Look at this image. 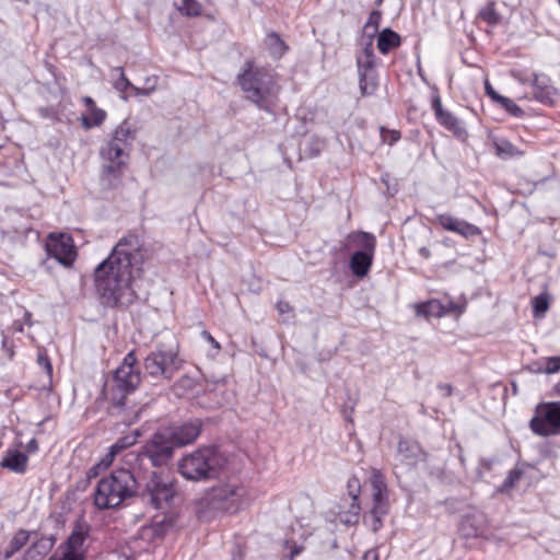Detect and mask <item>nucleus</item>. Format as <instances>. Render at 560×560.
Returning a JSON list of instances; mask_svg holds the SVG:
<instances>
[{
    "label": "nucleus",
    "instance_id": "16",
    "mask_svg": "<svg viewBox=\"0 0 560 560\" xmlns=\"http://www.w3.org/2000/svg\"><path fill=\"white\" fill-rule=\"evenodd\" d=\"M432 109L434 112L435 119L448 131L455 136H463L466 133L465 128L460 120L454 116L451 112L446 110L442 106V101L439 94L432 97Z\"/></svg>",
    "mask_w": 560,
    "mask_h": 560
},
{
    "label": "nucleus",
    "instance_id": "18",
    "mask_svg": "<svg viewBox=\"0 0 560 560\" xmlns=\"http://www.w3.org/2000/svg\"><path fill=\"white\" fill-rule=\"evenodd\" d=\"M532 85L535 100L546 105H552L555 103L558 93L557 89L552 86L549 77L545 74H535Z\"/></svg>",
    "mask_w": 560,
    "mask_h": 560
},
{
    "label": "nucleus",
    "instance_id": "45",
    "mask_svg": "<svg viewBox=\"0 0 560 560\" xmlns=\"http://www.w3.org/2000/svg\"><path fill=\"white\" fill-rule=\"evenodd\" d=\"M107 457L105 456L97 465L93 466L89 472H88V476L89 478H94L98 475V469L100 468H107L108 466H105V463L107 462Z\"/></svg>",
    "mask_w": 560,
    "mask_h": 560
},
{
    "label": "nucleus",
    "instance_id": "15",
    "mask_svg": "<svg viewBox=\"0 0 560 560\" xmlns=\"http://www.w3.org/2000/svg\"><path fill=\"white\" fill-rule=\"evenodd\" d=\"M175 447H182L192 443L201 432L199 419L189 420L180 425L165 430Z\"/></svg>",
    "mask_w": 560,
    "mask_h": 560
},
{
    "label": "nucleus",
    "instance_id": "17",
    "mask_svg": "<svg viewBox=\"0 0 560 560\" xmlns=\"http://www.w3.org/2000/svg\"><path fill=\"white\" fill-rule=\"evenodd\" d=\"M436 221L444 230L457 233L464 237L477 236L481 233L478 226L447 213L439 214Z\"/></svg>",
    "mask_w": 560,
    "mask_h": 560
},
{
    "label": "nucleus",
    "instance_id": "50",
    "mask_svg": "<svg viewBox=\"0 0 560 560\" xmlns=\"http://www.w3.org/2000/svg\"><path fill=\"white\" fill-rule=\"evenodd\" d=\"M398 139H399V133L398 132H396V131H390L389 132V144H393Z\"/></svg>",
    "mask_w": 560,
    "mask_h": 560
},
{
    "label": "nucleus",
    "instance_id": "31",
    "mask_svg": "<svg viewBox=\"0 0 560 560\" xmlns=\"http://www.w3.org/2000/svg\"><path fill=\"white\" fill-rule=\"evenodd\" d=\"M265 44L269 54L276 59L282 57L287 51L284 42L276 33L268 34Z\"/></svg>",
    "mask_w": 560,
    "mask_h": 560
},
{
    "label": "nucleus",
    "instance_id": "19",
    "mask_svg": "<svg viewBox=\"0 0 560 560\" xmlns=\"http://www.w3.org/2000/svg\"><path fill=\"white\" fill-rule=\"evenodd\" d=\"M82 102L86 107L85 114L81 117L82 127L89 130L91 128L101 126L107 117L106 112L102 108H98L94 100L90 96L82 97Z\"/></svg>",
    "mask_w": 560,
    "mask_h": 560
},
{
    "label": "nucleus",
    "instance_id": "26",
    "mask_svg": "<svg viewBox=\"0 0 560 560\" xmlns=\"http://www.w3.org/2000/svg\"><path fill=\"white\" fill-rule=\"evenodd\" d=\"M398 455L402 463L413 465L422 457V451L415 442L399 441Z\"/></svg>",
    "mask_w": 560,
    "mask_h": 560
},
{
    "label": "nucleus",
    "instance_id": "37",
    "mask_svg": "<svg viewBox=\"0 0 560 560\" xmlns=\"http://www.w3.org/2000/svg\"><path fill=\"white\" fill-rule=\"evenodd\" d=\"M179 10L187 16H198L201 13V5L196 0H184Z\"/></svg>",
    "mask_w": 560,
    "mask_h": 560
},
{
    "label": "nucleus",
    "instance_id": "12",
    "mask_svg": "<svg viewBox=\"0 0 560 560\" xmlns=\"http://www.w3.org/2000/svg\"><path fill=\"white\" fill-rule=\"evenodd\" d=\"M175 494L174 483L171 477L152 471L149 476L143 497L155 508L162 509L170 503Z\"/></svg>",
    "mask_w": 560,
    "mask_h": 560
},
{
    "label": "nucleus",
    "instance_id": "32",
    "mask_svg": "<svg viewBox=\"0 0 560 560\" xmlns=\"http://www.w3.org/2000/svg\"><path fill=\"white\" fill-rule=\"evenodd\" d=\"M550 295L547 291L535 296L532 301L535 317H542L549 308Z\"/></svg>",
    "mask_w": 560,
    "mask_h": 560
},
{
    "label": "nucleus",
    "instance_id": "35",
    "mask_svg": "<svg viewBox=\"0 0 560 560\" xmlns=\"http://www.w3.org/2000/svg\"><path fill=\"white\" fill-rule=\"evenodd\" d=\"M546 366L537 368L534 370L535 373L555 374L560 371V357H549L545 359Z\"/></svg>",
    "mask_w": 560,
    "mask_h": 560
},
{
    "label": "nucleus",
    "instance_id": "56",
    "mask_svg": "<svg viewBox=\"0 0 560 560\" xmlns=\"http://www.w3.org/2000/svg\"><path fill=\"white\" fill-rule=\"evenodd\" d=\"M383 1H384V0H375V4H376L377 7H380V5H382Z\"/></svg>",
    "mask_w": 560,
    "mask_h": 560
},
{
    "label": "nucleus",
    "instance_id": "2",
    "mask_svg": "<svg viewBox=\"0 0 560 560\" xmlns=\"http://www.w3.org/2000/svg\"><path fill=\"white\" fill-rule=\"evenodd\" d=\"M237 80L245 97L265 110L273 105L280 92L275 73L270 69L257 67L250 61L246 62L244 70L237 75Z\"/></svg>",
    "mask_w": 560,
    "mask_h": 560
},
{
    "label": "nucleus",
    "instance_id": "49",
    "mask_svg": "<svg viewBox=\"0 0 560 560\" xmlns=\"http://www.w3.org/2000/svg\"><path fill=\"white\" fill-rule=\"evenodd\" d=\"M37 448H38V445H37L36 440H34V439H33V440H31V441L27 443V445H26V450H27L28 452H31V453H33V452H35V451H37Z\"/></svg>",
    "mask_w": 560,
    "mask_h": 560
},
{
    "label": "nucleus",
    "instance_id": "8",
    "mask_svg": "<svg viewBox=\"0 0 560 560\" xmlns=\"http://www.w3.org/2000/svg\"><path fill=\"white\" fill-rule=\"evenodd\" d=\"M370 489L372 497V508L370 515L365 521L373 532H377L382 527V517L388 511V492L384 476L378 470H373L370 478Z\"/></svg>",
    "mask_w": 560,
    "mask_h": 560
},
{
    "label": "nucleus",
    "instance_id": "6",
    "mask_svg": "<svg viewBox=\"0 0 560 560\" xmlns=\"http://www.w3.org/2000/svg\"><path fill=\"white\" fill-rule=\"evenodd\" d=\"M137 489V481L130 470L119 469L102 478L94 492V503L101 509L119 506Z\"/></svg>",
    "mask_w": 560,
    "mask_h": 560
},
{
    "label": "nucleus",
    "instance_id": "38",
    "mask_svg": "<svg viewBox=\"0 0 560 560\" xmlns=\"http://www.w3.org/2000/svg\"><path fill=\"white\" fill-rule=\"evenodd\" d=\"M381 19H382V14L380 11H372L369 19H368V22L365 23L364 25V30L365 32H368L369 30H372V33L369 34L368 38L370 36H372V38L374 37L375 33L377 32L378 30V26H380V23H381Z\"/></svg>",
    "mask_w": 560,
    "mask_h": 560
},
{
    "label": "nucleus",
    "instance_id": "29",
    "mask_svg": "<svg viewBox=\"0 0 560 560\" xmlns=\"http://www.w3.org/2000/svg\"><path fill=\"white\" fill-rule=\"evenodd\" d=\"M358 73L361 93L363 95H372L378 86V75L376 70Z\"/></svg>",
    "mask_w": 560,
    "mask_h": 560
},
{
    "label": "nucleus",
    "instance_id": "20",
    "mask_svg": "<svg viewBox=\"0 0 560 560\" xmlns=\"http://www.w3.org/2000/svg\"><path fill=\"white\" fill-rule=\"evenodd\" d=\"M486 524V516L480 512H474L462 520L459 530L465 537H478L483 535Z\"/></svg>",
    "mask_w": 560,
    "mask_h": 560
},
{
    "label": "nucleus",
    "instance_id": "44",
    "mask_svg": "<svg viewBox=\"0 0 560 560\" xmlns=\"http://www.w3.org/2000/svg\"><path fill=\"white\" fill-rule=\"evenodd\" d=\"M485 90L487 95L497 103H499V101L503 97L502 95L495 92V90L492 88L488 80L485 82Z\"/></svg>",
    "mask_w": 560,
    "mask_h": 560
},
{
    "label": "nucleus",
    "instance_id": "28",
    "mask_svg": "<svg viewBox=\"0 0 560 560\" xmlns=\"http://www.w3.org/2000/svg\"><path fill=\"white\" fill-rule=\"evenodd\" d=\"M348 493L351 497V504H350V517L346 520L347 523H352L358 520L359 512H360V504H359V493H360V481L358 478H350L348 481Z\"/></svg>",
    "mask_w": 560,
    "mask_h": 560
},
{
    "label": "nucleus",
    "instance_id": "52",
    "mask_svg": "<svg viewBox=\"0 0 560 560\" xmlns=\"http://www.w3.org/2000/svg\"><path fill=\"white\" fill-rule=\"evenodd\" d=\"M419 254H420L423 258H429V257H430V250H429L427 247H421V248H419Z\"/></svg>",
    "mask_w": 560,
    "mask_h": 560
},
{
    "label": "nucleus",
    "instance_id": "9",
    "mask_svg": "<svg viewBox=\"0 0 560 560\" xmlns=\"http://www.w3.org/2000/svg\"><path fill=\"white\" fill-rule=\"evenodd\" d=\"M90 534V526L85 522H78L67 540L61 544L54 556L48 560H85V541Z\"/></svg>",
    "mask_w": 560,
    "mask_h": 560
},
{
    "label": "nucleus",
    "instance_id": "10",
    "mask_svg": "<svg viewBox=\"0 0 560 560\" xmlns=\"http://www.w3.org/2000/svg\"><path fill=\"white\" fill-rule=\"evenodd\" d=\"M530 430L540 436L560 434V402L540 404L529 422Z\"/></svg>",
    "mask_w": 560,
    "mask_h": 560
},
{
    "label": "nucleus",
    "instance_id": "22",
    "mask_svg": "<svg viewBox=\"0 0 560 560\" xmlns=\"http://www.w3.org/2000/svg\"><path fill=\"white\" fill-rule=\"evenodd\" d=\"M377 60L374 55L372 36L363 43L362 51L357 56L358 72L376 70Z\"/></svg>",
    "mask_w": 560,
    "mask_h": 560
},
{
    "label": "nucleus",
    "instance_id": "25",
    "mask_svg": "<svg viewBox=\"0 0 560 560\" xmlns=\"http://www.w3.org/2000/svg\"><path fill=\"white\" fill-rule=\"evenodd\" d=\"M400 43L399 34L390 28H384L377 35L376 46L381 54L387 55L390 50L399 47Z\"/></svg>",
    "mask_w": 560,
    "mask_h": 560
},
{
    "label": "nucleus",
    "instance_id": "7",
    "mask_svg": "<svg viewBox=\"0 0 560 560\" xmlns=\"http://www.w3.org/2000/svg\"><path fill=\"white\" fill-rule=\"evenodd\" d=\"M182 366L178 352L175 347H159L144 360V370L153 377L171 380Z\"/></svg>",
    "mask_w": 560,
    "mask_h": 560
},
{
    "label": "nucleus",
    "instance_id": "54",
    "mask_svg": "<svg viewBox=\"0 0 560 560\" xmlns=\"http://www.w3.org/2000/svg\"><path fill=\"white\" fill-rule=\"evenodd\" d=\"M443 388L445 389V392H446V394H447V395H450V394H451L452 388H451V386H450V385H445V386H443Z\"/></svg>",
    "mask_w": 560,
    "mask_h": 560
},
{
    "label": "nucleus",
    "instance_id": "4",
    "mask_svg": "<svg viewBox=\"0 0 560 560\" xmlns=\"http://www.w3.org/2000/svg\"><path fill=\"white\" fill-rule=\"evenodd\" d=\"M136 128L128 120L120 122L108 141H106L101 150L103 176L113 175L117 177L121 168L125 167L129 160V152L132 141L136 138Z\"/></svg>",
    "mask_w": 560,
    "mask_h": 560
},
{
    "label": "nucleus",
    "instance_id": "24",
    "mask_svg": "<svg viewBox=\"0 0 560 560\" xmlns=\"http://www.w3.org/2000/svg\"><path fill=\"white\" fill-rule=\"evenodd\" d=\"M450 308L451 304L445 306L438 300H430L428 302L415 305L416 314L424 318L441 317L446 312H448Z\"/></svg>",
    "mask_w": 560,
    "mask_h": 560
},
{
    "label": "nucleus",
    "instance_id": "1",
    "mask_svg": "<svg viewBox=\"0 0 560 560\" xmlns=\"http://www.w3.org/2000/svg\"><path fill=\"white\" fill-rule=\"evenodd\" d=\"M148 257V248L139 236L128 234L118 241L94 271L95 291L104 305L124 306L133 302L132 284L141 276Z\"/></svg>",
    "mask_w": 560,
    "mask_h": 560
},
{
    "label": "nucleus",
    "instance_id": "42",
    "mask_svg": "<svg viewBox=\"0 0 560 560\" xmlns=\"http://www.w3.org/2000/svg\"><path fill=\"white\" fill-rule=\"evenodd\" d=\"M522 476V471L518 470V469H512L510 470L506 479L504 480L503 485H502V490H508L510 488H512L515 482L521 478Z\"/></svg>",
    "mask_w": 560,
    "mask_h": 560
},
{
    "label": "nucleus",
    "instance_id": "55",
    "mask_svg": "<svg viewBox=\"0 0 560 560\" xmlns=\"http://www.w3.org/2000/svg\"><path fill=\"white\" fill-rule=\"evenodd\" d=\"M24 316H25L26 322L28 323V320H30V318H31V314H30L28 312H25V315H24Z\"/></svg>",
    "mask_w": 560,
    "mask_h": 560
},
{
    "label": "nucleus",
    "instance_id": "47",
    "mask_svg": "<svg viewBox=\"0 0 560 560\" xmlns=\"http://www.w3.org/2000/svg\"><path fill=\"white\" fill-rule=\"evenodd\" d=\"M277 308L280 314L289 313L291 312V306L288 302H278Z\"/></svg>",
    "mask_w": 560,
    "mask_h": 560
},
{
    "label": "nucleus",
    "instance_id": "41",
    "mask_svg": "<svg viewBox=\"0 0 560 560\" xmlns=\"http://www.w3.org/2000/svg\"><path fill=\"white\" fill-rule=\"evenodd\" d=\"M499 104L506 110L509 112L510 114H512L513 116H521L523 114V110L521 109V107L518 105H516L512 100L503 96L500 101H499Z\"/></svg>",
    "mask_w": 560,
    "mask_h": 560
},
{
    "label": "nucleus",
    "instance_id": "48",
    "mask_svg": "<svg viewBox=\"0 0 560 560\" xmlns=\"http://www.w3.org/2000/svg\"><path fill=\"white\" fill-rule=\"evenodd\" d=\"M363 560H378V553L375 549H370L363 555Z\"/></svg>",
    "mask_w": 560,
    "mask_h": 560
},
{
    "label": "nucleus",
    "instance_id": "30",
    "mask_svg": "<svg viewBox=\"0 0 560 560\" xmlns=\"http://www.w3.org/2000/svg\"><path fill=\"white\" fill-rule=\"evenodd\" d=\"M137 438H138V433L136 432L133 435H126V436L120 438L118 441H116L110 446L109 452L106 455V457L108 459L105 463V466H109L112 464L113 458L115 457V455H117L119 452H121L122 450L133 445L136 443V441H137Z\"/></svg>",
    "mask_w": 560,
    "mask_h": 560
},
{
    "label": "nucleus",
    "instance_id": "3",
    "mask_svg": "<svg viewBox=\"0 0 560 560\" xmlns=\"http://www.w3.org/2000/svg\"><path fill=\"white\" fill-rule=\"evenodd\" d=\"M226 465V457L215 447L203 446L185 454L177 463L178 474L188 481L217 478Z\"/></svg>",
    "mask_w": 560,
    "mask_h": 560
},
{
    "label": "nucleus",
    "instance_id": "40",
    "mask_svg": "<svg viewBox=\"0 0 560 560\" xmlns=\"http://www.w3.org/2000/svg\"><path fill=\"white\" fill-rule=\"evenodd\" d=\"M480 16L483 21L491 25H495L500 21L499 14L495 12L492 4L487 5L480 11Z\"/></svg>",
    "mask_w": 560,
    "mask_h": 560
},
{
    "label": "nucleus",
    "instance_id": "36",
    "mask_svg": "<svg viewBox=\"0 0 560 560\" xmlns=\"http://www.w3.org/2000/svg\"><path fill=\"white\" fill-rule=\"evenodd\" d=\"M494 145H495V149H497V153L499 155L505 154V155H510V156H515V155H522L523 154L511 142H509L506 140L497 141L494 143Z\"/></svg>",
    "mask_w": 560,
    "mask_h": 560
},
{
    "label": "nucleus",
    "instance_id": "27",
    "mask_svg": "<svg viewBox=\"0 0 560 560\" xmlns=\"http://www.w3.org/2000/svg\"><path fill=\"white\" fill-rule=\"evenodd\" d=\"M348 242L353 246L361 248V253L374 254L376 241L373 234L368 232H354L349 234Z\"/></svg>",
    "mask_w": 560,
    "mask_h": 560
},
{
    "label": "nucleus",
    "instance_id": "43",
    "mask_svg": "<svg viewBox=\"0 0 560 560\" xmlns=\"http://www.w3.org/2000/svg\"><path fill=\"white\" fill-rule=\"evenodd\" d=\"M37 363L40 368L45 370L47 375L50 377L52 374V365L50 363V360L44 352H39L37 355Z\"/></svg>",
    "mask_w": 560,
    "mask_h": 560
},
{
    "label": "nucleus",
    "instance_id": "13",
    "mask_svg": "<svg viewBox=\"0 0 560 560\" xmlns=\"http://www.w3.org/2000/svg\"><path fill=\"white\" fill-rule=\"evenodd\" d=\"M137 359L135 353L129 352L122 363L116 369L115 375L113 377L112 389L115 387L122 393L121 397L118 399V404H124L122 399L125 398V394L135 389L140 383V373L136 371L135 364Z\"/></svg>",
    "mask_w": 560,
    "mask_h": 560
},
{
    "label": "nucleus",
    "instance_id": "46",
    "mask_svg": "<svg viewBox=\"0 0 560 560\" xmlns=\"http://www.w3.org/2000/svg\"><path fill=\"white\" fill-rule=\"evenodd\" d=\"M201 337L206 339L217 351L221 349L220 343L207 330L201 332Z\"/></svg>",
    "mask_w": 560,
    "mask_h": 560
},
{
    "label": "nucleus",
    "instance_id": "21",
    "mask_svg": "<svg viewBox=\"0 0 560 560\" xmlns=\"http://www.w3.org/2000/svg\"><path fill=\"white\" fill-rule=\"evenodd\" d=\"M28 457L16 450H8L0 466L16 474H24L27 468Z\"/></svg>",
    "mask_w": 560,
    "mask_h": 560
},
{
    "label": "nucleus",
    "instance_id": "51",
    "mask_svg": "<svg viewBox=\"0 0 560 560\" xmlns=\"http://www.w3.org/2000/svg\"><path fill=\"white\" fill-rule=\"evenodd\" d=\"M302 548L294 546L290 551V558L293 559L295 556H298L301 552Z\"/></svg>",
    "mask_w": 560,
    "mask_h": 560
},
{
    "label": "nucleus",
    "instance_id": "53",
    "mask_svg": "<svg viewBox=\"0 0 560 560\" xmlns=\"http://www.w3.org/2000/svg\"><path fill=\"white\" fill-rule=\"evenodd\" d=\"M38 548H39V546H38V545H34V546H32V547L27 550V556H28V557H31V558H33V557H34L33 555L37 551V549H38Z\"/></svg>",
    "mask_w": 560,
    "mask_h": 560
},
{
    "label": "nucleus",
    "instance_id": "11",
    "mask_svg": "<svg viewBox=\"0 0 560 560\" xmlns=\"http://www.w3.org/2000/svg\"><path fill=\"white\" fill-rule=\"evenodd\" d=\"M175 448L167 433L160 431L143 445L139 458L142 463L149 460L155 467L163 466L172 459Z\"/></svg>",
    "mask_w": 560,
    "mask_h": 560
},
{
    "label": "nucleus",
    "instance_id": "14",
    "mask_svg": "<svg viewBox=\"0 0 560 560\" xmlns=\"http://www.w3.org/2000/svg\"><path fill=\"white\" fill-rule=\"evenodd\" d=\"M46 249L49 256L56 258L58 262L66 267H70L77 257L72 237L68 234H50L46 243Z\"/></svg>",
    "mask_w": 560,
    "mask_h": 560
},
{
    "label": "nucleus",
    "instance_id": "33",
    "mask_svg": "<svg viewBox=\"0 0 560 560\" xmlns=\"http://www.w3.org/2000/svg\"><path fill=\"white\" fill-rule=\"evenodd\" d=\"M28 540V533L25 530L18 532L11 539L8 549L5 550V558L11 557L19 551Z\"/></svg>",
    "mask_w": 560,
    "mask_h": 560
},
{
    "label": "nucleus",
    "instance_id": "39",
    "mask_svg": "<svg viewBox=\"0 0 560 560\" xmlns=\"http://www.w3.org/2000/svg\"><path fill=\"white\" fill-rule=\"evenodd\" d=\"M115 71L118 72V79L114 82V89L120 93H125L128 89L132 90V84L126 78L121 68H116Z\"/></svg>",
    "mask_w": 560,
    "mask_h": 560
},
{
    "label": "nucleus",
    "instance_id": "5",
    "mask_svg": "<svg viewBox=\"0 0 560 560\" xmlns=\"http://www.w3.org/2000/svg\"><path fill=\"white\" fill-rule=\"evenodd\" d=\"M203 500L213 510L236 513L249 504L250 497L241 479L232 476L219 480L209 488L205 493Z\"/></svg>",
    "mask_w": 560,
    "mask_h": 560
},
{
    "label": "nucleus",
    "instance_id": "23",
    "mask_svg": "<svg viewBox=\"0 0 560 560\" xmlns=\"http://www.w3.org/2000/svg\"><path fill=\"white\" fill-rule=\"evenodd\" d=\"M373 257L374 254L371 253L354 252L349 262L353 275L359 278L366 276L372 266Z\"/></svg>",
    "mask_w": 560,
    "mask_h": 560
},
{
    "label": "nucleus",
    "instance_id": "34",
    "mask_svg": "<svg viewBox=\"0 0 560 560\" xmlns=\"http://www.w3.org/2000/svg\"><path fill=\"white\" fill-rule=\"evenodd\" d=\"M159 78L155 75L149 77L145 79L144 86H132V91L136 95H144L149 96L152 92L156 90Z\"/></svg>",
    "mask_w": 560,
    "mask_h": 560
}]
</instances>
